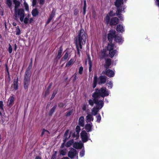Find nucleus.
Segmentation results:
<instances>
[{"label":"nucleus","mask_w":159,"mask_h":159,"mask_svg":"<svg viewBox=\"0 0 159 159\" xmlns=\"http://www.w3.org/2000/svg\"><path fill=\"white\" fill-rule=\"evenodd\" d=\"M74 62V60L71 59L70 60L66 63V66L68 67L72 65Z\"/></svg>","instance_id":"58836bf2"},{"label":"nucleus","mask_w":159,"mask_h":159,"mask_svg":"<svg viewBox=\"0 0 159 159\" xmlns=\"http://www.w3.org/2000/svg\"><path fill=\"white\" fill-rule=\"evenodd\" d=\"M16 35H19L21 33V30L19 28V27L18 26H17L16 27Z\"/></svg>","instance_id":"a19ab883"},{"label":"nucleus","mask_w":159,"mask_h":159,"mask_svg":"<svg viewBox=\"0 0 159 159\" xmlns=\"http://www.w3.org/2000/svg\"><path fill=\"white\" fill-rule=\"evenodd\" d=\"M30 81L24 80V88L25 90H28V85Z\"/></svg>","instance_id":"f704fd0d"},{"label":"nucleus","mask_w":159,"mask_h":159,"mask_svg":"<svg viewBox=\"0 0 159 159\" xmlns=\"http://www.w3.org/2000/svg\"><path fill=\"white\" fill-rule=\"evenodd\" d=\"M77 74L76 73H75L74 74V75H73L72 76V77H74V78L73 79V80H72V82L73 83H74L75 82V81H76V80L77 79Z\"/></svg>","instance_id":"603ef678"},{"label":"nucleus","mask_w":159,"mask_h":159,"mask_svg":"<svg viewBox=\"0 0 159 159\" xmlns=\"http://www.w3.org/2000/svg\"><path fill=\"white\" fill-rule=\"evenodd\" d=\"M107 25L109 24L110 26H114L117 25L119 22V19L117 17H113L111 18V19L110 17L108 16H106L104 18Z\"/></svg>","instance_id":"423d86ee"},{"label":"nucleus","mask_w":159,"mask_h":159,"mask_svg":"<svg viewBox=\"0 0 159 159\" xmlns=\"http://www.w3.org/2000/svg\"><path fill=\"white\" fill-rule=\"evenodd\" d=\"M102 73L106 75L109 78L113 77L115 75L114 72L111 70L109 69H106L105 71H103Z\"/></svg>","instance_id":"9d476101"},{"label":"nucleus","mask_w":159,"mask_h":159,"mask_svg":"<svg viewBox=\"0 0 159 159\" xmlns=\"http://www.w3.org/2000/svg\"><path fill=\"white\" fill-rule=\"evenodd\" d=\"M88 64L89 65V71L90 72L92 70V61L91 60L90 57L89 56L88 57Z\"/></svg>","instance_id":"2f4dec72"},{"label":"nucleus","mask_w":159,"mask_h":159,"mask_svg":"<svg viewBox=\"0 0 159 159\" xmlns=\"http://www.w3.org/2000/svg\"><path fill=\"white\" fill-rule=\"evenodd\" d=\"M66 103H63L62 102H60L58 104V106L60 108H62L64 107V106H66Z\"/></svg>","instance_id":"c03bdc74"},{"label":"nucleus","mask_w":159,"mask_h":159,"mask_svg":"<svg viewBox=\"0 0 159 159\" xmlns=\"http://www.w3.org/2000/svg\"><path fill=\"white\" fill-rule=\"evenodd\" d=\"M87 105L86 104H84L82 106V109L84 111H85L87 109Z\"/></svg>","instance_id":"680f3d73"},{"label":"nucleus","mask_w":159,"mask_h":159,"mask_svg":"<svg viewBox=\"0 0 159 159\" xmlns=\"http://www.w3.org/2000/svg\"><path fill=\"white\" fill-rule=\"evenodd\" d=\"M99 98H97L96 100L94 99L95 104L96 105L95 107L98 109L100 110L103 106L104 105V99L103 98L102 100H99Z\"/></svg>","instance_id":"6e6552de"},{"label":"nucleus","mask_w":159,"mask_h":159,"mask_svg":"<svg viewBox=\"0 0 159 159\" xmlns=\"http://www.w3.org/2000/svg\"><path fill=\"white\" fill-rule=\"evenodd\" d=\"M72 137L75 140H76L79 137V134L74 132L72 134Z\"/></svg>","instance_id":"72a5a7b5"},{"label":"nucleus","mask_w":159,"mask_h":159,"mask_svg":"<svg viewBox=\"0 0 159 159\" xmlns=\"http://www.w3.org/2000/svg\"><path fill=\"white\" fill-rule=\"evenodd\" d=\"M75 132L79 134L80 130L81 128L79 125H77L75 128Z\"/></svg>","instance_id":"de8ad7c7"},{"label":"nucleus","mask_w":159,"mask_h":159,"mask_svg":"<svg viewBox=\"0 0 159 159\" xmlns=\"http://www.w3.org/2000/svg\"><path fill=\"white\" fill-rule=\"evenodd\" d=\"M117 15V12H116V13H115L113 12V11L111 10L110 11V12L108 13V14H107L106 16H108L109 17L110 16L112 17L116 15Z\"/></svg>","instance_id":"e433bc0d"},{"label":"nucleus","mask_w":159,"mask_h":159,"mask_svg":"<svg viewBox=\"0 0 159 159\" xmlns=\"http://www.w3.org/2000/svg\"><path fill=\"white\" fill-rule=\"evenodd\" d=\"M28 20L29 19L27 17H26L25 18H24L23 21H24V22L25 24H27L28 23Z\"/></svg>","instance_id":"bf43d9fd"},{"label":"nucleus","mask_w":159,"mask_h":159,"mask_svg":"<svg viewBox=\"0 0 159 159\" xmlns=\"http://www.w3.org/2000/svg\"><path fill=\"white\" fill-rule=\"evenodd\" d=\"M92 97L93 98V99H89L88 100V102L89 104L92 107L94 105V104H95L94 99H95V100H96L97 98H98L93 93L92 95Z\"/></svg>","instance_id":"f3484780"},{"label":"nucleus","mask_w":159,"mask_h":159,"mask_svg":"<svg viewBox=\"0 0 159 159\" xmlns=\"http://www.w3.org/2000/svg\"><path fill=\"white\" fill-rule=\"evenodd\" d=\"M115 41L117 43H118L120 44H121L124 40L122 38L121 35L119 36L118 34H117L115 38Z\"/></svg>","instance_id":"2eb2a0df"},{"label":"nucleus","mask_w":159,"mask_h":159,"mask_svg":"<svg viewBox=\"0 0 159 159\" xmlns=\"http://www.w3.org/2000/svg\"><path fill=\"white\" fill-rule=\"evenodd\" d=\"M111 59L107 58L106 60L105 63L104 65V67L105 69L111 68L110 66L111 65Z\"/></svg>","instance_id":"4468645a"},{"label":"nucleus","mask_w":159,"mask_h":159,"mask_svg":"<svg viewBox=\"0 0 159 159\" xmlns=\"http://www.w3.org/2000/svg\"><path fill=\"white\" fill-rule=\"evenodd\" d=\"M116 33V31L114 30L111 29L109 31L107 34V39L109 42H112L113 39L117 34Z\"/></svg>","instance_id":"0eeeda50"},{"label":"nucleus","mask_w":159,"mask_h":159,"mask_svg":"<svg viewBox=\"0 0 159 159\" xmlns=\"http://www.w3.org/2000/svg\"><path fill=\"white\" fill-rule=\"evenodd\" d=\"M32 63H33V62H32V58H31L30 62V63L27 69V70H30L32 68Z\"/></svg>","instance_id":"49530a36"},{"label":"nucleus","mask_w":159,"mask_h":159,"mask_svg":"<svg viewBox=\"0 0 159 159\" xmlns=\"http://www.w3.org/2000/svg\"><path fill=\"white\" fill-rule=\"evenodd\" d=\"M55 15V12L53 10L51 12L49 17L52 19V18Z\"/></svg>","instance_id":"4d7b16f0"},{"label":"nucleus","mask_w":159,"mask_h":159,"mask_svg":"<svg viewBox=\"0 0 159 159\" xmlns=\"http://www.w3.org/2000/svg\"><path fill=\"white\" fill-rule=\"evenodd\" d=\"M86 119L87 122H90L93 121V118L92 115L88 114L86 117Z\"/></svg>","instance_id":"a878e982"},{"label":"nucleus","mask_w":159,"mask_h":159,"mask_svg":"<svg viewBox=\"0 0 159 159\" xmlns=\"http://www.w3.org/2000/svg\"><path fill=\"white\" fill-rule=\"evenodd\" d=\"M24 4L26 10L28 11L29 10V8L28 4L25 1L24 3Z\"/></svg>","instance_id":"3c124183"},{"label":"nucleus","mask_w":159,"mask_h":159,"mask_svg":"<svg viewBox=\"0 0 159 159\" xmlns=\"http://www.w3.org/2000/svg\"><path fill=\"white\" fill-rule=\"evenodd\" d=\"M37 2L36 0H33L32 6L33 7L34 6L36 5Z\"/></svg>","instance_id":"69168bd1"},{"label":"nucleus","mask_w":159,"mask_h":159,"mask_svg":"<svg viewBox=\"0 0 159 159\" xmlns=\"http://www.w3.org/2000/svg\"><path fill=\"white\" fill-rule=\"evenodd\" d=\"M73 109H72L68 111H67L66 113V117L69 116H70L73 113Z\"/></svg>","instance_id":"37998d69"},{"label":"nucleus","mask_w":159,"mask_h":159,"mask_svg":"<svg viewBox=\"0 0 159 159\" xmlns=\"http://www.w3.org/2000/svg\"><path fill=\"white\" fill-rule=\"evenodd\" d=\"M108 56V54L107 53V50L105 49H103L101 51V54L99 56L100 59H102Z\"/></svg>","instance_id":"ddd939ff"},{"label":"nucleus","mask_w":159,"mask_h":159,"mask_svg":"<svg viewBox=\"0 0 159 159\" xmlns=\"http://www.w3.org/2000/svg\"><path fill=\"white\" fill-rule=\"evenodd\" d=\"M123 0H116L114 2V5L117 8V16L119 17H120L121 13L123 11L125 12L124 6L121 5L124 4Z\"/></svg>","instance_id":"39448f33"},{"label":"nucleus","mask_w":159,"mask_h":159,"mask_svg":"<svg viewBox=\"0 0 159 159\" xmlns=\"http://www.w3.org/2000/svg\"><path fill=\"white\" fill-rule=\"evenodd\" d=\"M12 48L10 44H9V47L8 48V51L9 53H11L12 51Z\"/></svg>","instance_id":"8fccbe9b"},{"label":"nucleus","mask_w":159,"mask_h":159,"mask_svg":"<svg viewBox=\"0 0 159 159\" xmlns=\"http://www.w3.org/2000/svg\"><path fill=\"white\" fill-rule=\"evenodd\" d=\"M13 2L15 4L14 9H19V7L20 5V2L18 0H13Z\"/></svg>","instance_id":"c85d7f7f"},{"label":"nucleus","mask_w":159,"mask_h":159,"mask_svg":"<svg viewBox=\"0 0 159 159\" xmlns=\"http://www.w3.org/2000/svg\"><path fill=\"white\" fill-rule=\"evenodd\" d=\"M57 90H55L53 91V93L52 95L51 98H50V100H52L54 98L56 95L57 93Z\"/></svg>","instance_id":"79ce46f5"},{"label":"nucleus","mask_w":159,"mask_h":159,"mask_svg":"<svg viewBox=\"0 0 159 159\" xmlns=\"http://www.w3.org/2000/svg\"><path fill=\"white\" fill-rule=\"evenodd\" d=\"M107 79V77L104 75H101L98 78L97 75H95L92 84L93 88V89L95 88L96 87L98 84L100 85L105 84Z\"/></svg>","instance_id":"f03ea898"},{"label":"nucleus","mask_w":159,"mask_h":159,"mask_svg":"<svg viewBox=\"0 0 159 159\" xmlns=\"http://www.w3.org/2000/svg\"><path fill=\"white\" fill-rule=\"evenodd\" d=\"M80 136L83 143L86 142L89 139H89L88 134L85 130H82L80 133Z\"/></svg>","instance_id":"1a4fd4ad"},{"label":"nucleus","mask_w":159,"mask_h":159,"mask_svg":"<svg viewBox=\"0 0 159 159\" xmlns=\"http://www.w3.org/2000/svg\"><path fill=\"white\" fill-rule=\"evenodd\" d=\"M116 31L119 33H122L124 31V27L123 26L120 24L117 25L116 28Z\"/></svg>","instance_id":"4be33fe9"},{"label":"nucleus","mask_w":159,"mask_h":159,"mask_svg":"<svg viewBox=\"0 0 159 159\" xmlns=\"http://www.w3.org/2000/svg\"><path fill=\"white\" fill-rule=\"evenodd\" d=\"M96 117V121L98 123H100L101 120V117L100 114H98V115Z\"/></svg>","instance_id":"09e8293b"},{"label":"nucleus","mask_w":159,"mask_h":159,"mask_svg":"<svg viewBox=\"0 0 159 159\" xmlns=\"http://www.w3.org/2000/svg\"><path fill=\"white\" fill-rule=\"evenodd\" d=\"M52 19L50 17H49V18L48 19L47 22H46V25H48V24L50 22V21H51V20H52Z\"/></svg>","instance_id":"774afa93"},{"label":"nucleus","mask_w":159,"mask_h":159,"mask_svg":"<svg viewBox=\"0 0 159 159\" xmlns=\"http://www.w3.org/2000/svg\"><path fill=\"white\" fill-rule=\"evenodd\" d=\"M77 154V151L75 149L72 148L68 153V156L71 159L74 158Z\"/></svg>","instance_id":"9b49d317"},{"label":"nucleus","mask_w":159,"mask_h":159,"mask_svg":"<svg viewBox=\"0 0 159 159\" xmlns=\"http://www.w3.org/2000/svg\"><path fill=\"white\" fill-rule=\"evenodd\" d=\"M74 140L73 139H71L67 142L65 144L66 146L67 147H70L72 143H73Z\"/></svg>","instance_id":"4c0bfd02"},{"label":"nucleus","mask_w":159,"mask_h":159,"mask_svg":"<svg viewBox=\"0 0 159 159\" xmlns=\"http://www.w3.org/2000/svg\"><path fill=\"white\" fill-rule=\"evenodd\" d=\"M18 79L17 78L16 79H14L13 81V88L15 90H16L18 89Z\"/></svg>","instance_id":"b1692460"},{"label":"nucleus","mask_w":159,"mask_h":159,"mask_svg":"<svg viewBox=\"0 0 159 159\" xmlns=\"http://www.w3.org/2000/svg\"><path fill=\"white\" fill-rule=\"evenodd\" d=\"M83 68L82 66H80L79 69V74L81 75L83 73Z\"/></svg>","instance_id":"6e6d98bb"},{"label":"nucleus","mask_w":159,"mask_h":159,"mask_svg":"<svg viewBox=\"0 0 159 159\" xmlns=\"http://www.w3.org/2000/svg\"><path fill=\"white\" fill-rule=\"evenodd\" d=\"M49 90H48V89H47L45 91L44 94V96L45 97H46L49 94Z\"/></svg>","instance_id":"338daca9"},{"label":"nucleus","mask_w":159,"mask_h":159,"mask_svg":"<svg viewBox=\"0 0 159 159\" xmlns=\"http://www.w3.org/2000/svg\"><path fill=\"white\" fill-rule=\"evenodd\" d=\"M31 75L30 70L26 69L24 76V80L30 81Z\"/></svg>","instance_id":"f8f14e48"},{"label":"nucleus","mask_w":159,"mask_h":159,"mask_svg":"<svg viewBox=\"0 0 159 159\" xmlns=\"http://www.w3.org/2000/svg\"><path fill=\"white\" fill-rule=\"evenodd\" d=\"M93 93L98 98L102 97L104 98L105 97H107L109 95L108 91L105 87H102L99 89H96Z\"/></svg>","instance_id":"7ed1b4c3"},{"label":"nucleus","mask_w":159,"mask_h":159,"mask_svg":"<svg viewBox=\"0 0 159 159\" xmlns=\"http://www.w3.org/2000/svg\"><path fill=\"white\" fill-rule=\"evenodd\" d=\"M39 12L37 8L34 9L32 11L31 13L34 17H36L39 15Z\"/></svg>","instance_id":"bb28decb"},{"label":"nucleus","mask_w":159,"mask_h":159,"mask_svg":"<svg viewBox=\"0 0 159 159\" xmlns=\"http://www.w3.org/2000/svg\"><path fill=\"white\" fill-rule=\"evenodd\" d=\"M57 155V152L55 151L52 155L51 159H56Z\"/></svg>","instance_id":"864d4df0"},{"label":"nucleus","mask_w":159,"mask_h":159,"mask_svg":"<svg viewBox=\"0 0 159 159\" xmlns=\"http://www.w3.org/2000/svg\"><path fill=\"white\" fill-rule=\"evenodd\" d=\"M15 98V96L14 95H12L9 98V103L7 104V106L11 107L14 104Z\"/></svg>","instance_id":"dca6fc26"},{"label":"nucleus","mask_w":159,"mask_h":159,"mask_svg":"<svg viewBox=\"0 0 159 159\" xmlns=\"http://www.w3.org/2000/svg\"><path fill=\"white\" fill-rule=\"evenodd\" d=\"M5 3L9 8V9L11 10L12 9V2L11 0H6Z\"/></svg>","instance_id":"c756f323"},{"label":"nucleus","mask_w":159,"mask_h":159,"mask_svg":"<svg viewBox=\"0 0 159 159\" xmlns=\"http://www.w3.org/2000/svg\"><path fill=\"white\" fill-rule=\"evenodd\" d=\"M57 107V105L56 104L54 105V106L51 109L49 112V115L50 116H52L53 113L55 112V110L56 109Z\"/></svg>","instance_id":"7c9ffc66"},{"label":"nucleus","mask_w":159,"mask_h":159,"mask_svg":"<svg viewBox=\"0 0 159 159\" xmlns=\"http://www.w3.org/2000/svg\"><path fill=\"white\" fill-rule=\"evenodd\" d=\"M107 84L109 85L108 87H110V89H111L112 88L113 84L111 82V81H110Z\"/></svg>","instance_id":"e2e57ef3"},{"label":"nucleus","mask_w":159,"mask_h":159,"mask_svg":"<svg viewBox=\"0 0 159 159\" xmlns=\"http://www.w3.org/2000/svg\"><path fill=\"white\" fill-rule=\"evenodd\" d=\"M14 19L16 21H18V18H19L20 21H23L25 14L24 9L23 8H19L14 9Z\"/></svg>","instance_id":"20e7f679"},{"label":"nucleus","mask_w":159,"mask_h":159,"mask_svg":"<svg viewBox=\"0 0 159 159\" xmlns=\"http://www.w3.org/2000/svg\"><path fill=\"white\" fill-rule=\"evenodd\" d=\"M114 46V44L112 43V42H109L107 44V49L109 51L113 50Z\"/></svg>","instance_id":"cd10ccee"},{"label":"nucleus","mask_w":159,"mask_h":159,"mask_svg":"<svg viewBox=\"0 0 159 159\" xmlns=\"http://www.w3.org/2000/svg\"><path fill=\"white\" fill-rule=\"evenodd\" d=\"M0 109L2 112L4 111L3 104L2 101H0Z\"/></svg>","instance_id":"a18cd8bd"},{"label":"nucleus","mask_w":159,"mask_h":159,"mask_svg":"<svg viewBox=\"0 0 159 159\" xmlns=\"http://www.w3.org/2000/svg\"><path fill=\"white\" fill-rule=\"evenodd\" d=\"M86 0H84V6L83 7V14L84 15L86 13Z\"/></svg>","instance_id":"c9c22d12"},{"label":"nucleus","mask_w":159,"mask_h":159,"mask_svg":"<svg viewBox=\"0 0 159 159\" xmlns=\"http://www.w3.org/2000/svg\"><path fill=\"white\" fill-rule=\"evenodd\" d=\"M100 110L95 107H94L92 110V113L93 115H96Z\"/></svg>","instance_id":"473e14b6"},{"label":"nucleus","mask_w":159,"mask_h":159,"mask_svg":"<svg viewBox=\"0 0 159 159\" xmlns=\"http://www.w3.org/2000/svg\"><path fill=\"white\" fill-rule=\"evenodd\" d=\"M83 144L79 143H75L73 144V147L76 149H81L83 147Z\"/></svg>","instance_id":"5701e85b"},{"label":"nucleus","mask_w":159,"mask_h":159,"mask_svg":"<svg viewBox=\"0 0 159 159\" xmlns=\"http://www.w3.org/2000/svg\"><path fill=\"white\" fill-rule=\"evenodd\" d=\"M68 57V52H66L65 53L64 56L62 58L61 61H65Z\"/></svg>","instance_id":"ea45409f"},{"label":"nucleus","mask_w":159,"mask_h":159,"mask_svg":"<svg viewBox=\"0 0 159 159\" xmlns=\"http://www.w3.org/2000/svg\"><path fill=\"white\" fill-rule=\"evenodd\" d=\"M84 154H85V151L84 149H83L80 152V156L81 157H83L84 156Z\"/></svg>","instance_id":"5fc2aeb1"},{"label":"nucleus","mask_w":159,"mask_h":159,"mask_svg":"<svg viewBox=\"0 0 159 159\" xmlns=\"http://www.w3.org/2000/svg\"><path fill=\"white\" fill-rule=\"evenodd\" d=\"M45 131H46V132H49V131L46 130V129H43V130H42V133H41V136H42L44 134V132H45Z\"/></svg>","instance_id":"0e129e2a"},{"label":"nucleus","mask_w":159,"mask_h":159,"mask_svg":"<svg viewBox=\"0 0 159 159\" xmlns=\"http://www.w3.org/2000/svg\"><path fill=\"white\" fill-rule=\"evenodd\" d=\"M86 37L84 29L81 28L79 31L78 35L75 38V43L77 49V54L80 55V49L82 48V45L85 44Z\"/></svg>","instance_id":"f257e3e1"},{"label":"nucleus","mask_w":159,"mask_h":159,"mask_svg":"<svg viewBox=\"0 0 159 159\" xmlns=\"http://www.w3.org/2000/svg\"><path fill=\"white\" fill-rule=\"evenodd\" d=\"M109 51V57L111 58H112L115 55L117 54V51L116 49H113Z\"/></svg>","instance_id":"a211bd4d"},{"label":"nucleus","mask_w":159,"mask_h":159,"mask_svg":"<svg viewBox=\"0 0 159 159\" xmlns=\"http://www.w3.org/2000/svg\"><path fill=\"white\" fill-rule=\"evenodd\" d=\"M69 132V130L67 129L66 130L64 134L63 142H66L67 139H69L71 136V132H70V134L68 137H67Z\"/></svg>","instance_id":"6ab92c4d"},{"label":"nucleus","mask_w":159,"mask_h":159,"mask_svg":"<svg viewBox=\"0 0 159 159\" xmlns=\"http://www.w3.org/2000/svg\"><path fill=\"white\" fill-rule=\"evenodd\" d=\"M63 51V48L62 46H61L59 48V50H58L57 54L56 56V58L57 60L59 59L61 57L62 55V53Z\"/></svg>","instance_id":"412c9836"},{"label":"nucleus","mask_w":159,"mask_h":159,"mask_svg":"<svg viewBox=\"0 0 159 159\" xmlns=\"http://www.w3.org/2000/svg\"><path fill=\"white\" fill-rule=\"evenodd\" d=\"M79 125L81 127L84 126V116H81L78 122Z\"/></svg>","instance_id":"393cba45"},{"label":"nucleus","mask_w":159,"mask_h":159,"mask_svg":"<svg viewBox=\"0 0 159 159\" xmlns=\"http://www.w3.org/2000/svg\"><path fill=\"white\" fill-rule=\"evenodd\" d=\"M79 11L78 9H75L74 11V14L75 16H77L78 14Z\"/></svg>","instance_id":"052dcab7"},{"label":"nucleus","mask_w":159,"mask_h":159,"mask_svg":"<svg viewBox=\"0 0 159 159\" xmlns=\"http://www.w3.org/2000/svg\"><path fill=\"white\" fill-rule=\"evenodd\" d=\"M60 153L61 155L63 156H64L66 153V152L65 150H61L60 152Z\"/></svg>","instance_id":"13d9d810"},{"label":"nucleus","mask_w":159,"mask_h":159,"mask_svg":"<svg viewBox=\"0 0 159 159\" xmlns=\"http://www.w3.org/2000/svg\"><path fill=\"white\" fill-rule=\"evenodd\" d=\"M92 125L89 124L87 123L85 125L84 128L86 130V132H89L92 131Z\"/></svg>","instance_id":"aec40b11"}]
</instances>
